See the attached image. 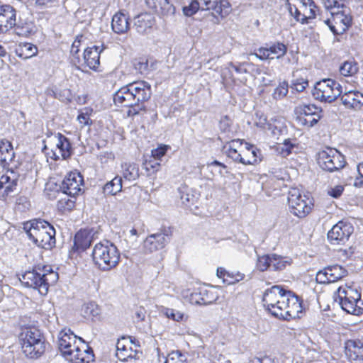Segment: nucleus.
Masks as SVG:
<instances>
[{
    "mask_svg": "<svg viewBox=\"0 0 363 363\" xmlns=\"http://www.w3.org/2000/svg\"><path fill=\"white\" fill-rule=\"evenodd\" d=\"M262 301L272 315L286 320L299 318L303 309L298 296L277 285L266 290Z\"/></svg>",
    "mask_w": 363,
    "mask_h": 363,
    "instance_id": "obj_1",
    "label": "nucleus"
},
{
    "mask_svg": "<svg viewBox=\"0 0 363 363\" xmlns=\"http://www.w3.org/2000/svg\"><path fill=\"white\" fill-rule=\"evenodd\" d=\"M151 86L147 82H134L121 87L113 96L116 105L128 107V116H134L145 110V102L150 99Z\"/></svg>",
    "mask_w": 363,
    "mask_h": 363,
    "instance_id": "obj_2",
    "label": "nucleus"
},
{
    "mask_svg": "<svg viewBox=\"0 0 363 363\" xmlns=\"http://www.w3.org/2000/svg\"><path fill=\"white\" fill-rule=\"evenodd\" d=\"M58 347L62 355L72 363H90L94 359L92 349L70 330L60 333Z\"/></svg>",
    "mask_w": 363,
    "mask_h": 363,
    "instance_id": "obj_3",
    "label": "nucleus"
},
{
    "mask_svg": "<svg viewBox=\"0 0 363 363\" xmlns=\"http://www.w3.org/2000/svg\"><path fill=\"white\" fill-rule=\"evenodd\" d=\"M28 238L38 247L50 250L55 246V230L44 220H33L23 223Z\"/></svg>",
    "mask_w": 363,
    "mask_h": 363,
    "instance_id": "obj_4",
    "label": "nucleus"
},
{
    "mask_svg": "<svg viewBox=\"0 0 363 363\" xmlns=\"http://www.w3.org/2000/svg\"><path fill=\"white\" fill-rule=\"evenodd\" d=\"M94 264L101 271L115 268L120 261V252L116 246L108 240L95 245L92 251Z\"/></svg>",
    "mask_w": 363,
    "mask_h": 363,
    "instance_id": "obj_5",
    "label": "nucleus"
},
{
    "mask_svg": "<svg viewBox=\"0 0 363 363\" xmlns=\"http://www.w3.org/2000/svg\"><path fill=\"white\" fill-rule=\"evenodd\" d=\"M23 353L30 358H38L45 350L43 335L36 328H26L19 335Z\"/></svg>",
    "mask_w": 363,
    "mask_h": 363,
    "instance_id": "obj_6",
    "label": "nucleus"
},
{
    "mask_svg": "<svg viewBox=\"0 0 363 363\" xmlns=\"http://www.w3.org/2000/svg\"><path fill=\"white\" fill-rule=\"evenodd\" d=\"M335 301L347 313L359 315L363 311V302L361 301V295L357 289L352 287L340 286L337 290V296Z\"/></svg>",
    "mask_w": 363,
    "mask_h": 363,
    "instance_id": "obj_7",
    "label": "nucleus"
},
{
    "mask_svg": "<svg viewBox=\"0 0 363 363\" xmlns=\"http://www.w3.org/2000/svg\"><path fill=\"white\" fill-rule=\"evenodd\" d=\"M188 5L183 7L184 14L191 16L199 10H213L223 16L228 12L229 3L226 0H187Z\"/></svg>",
    "mask_w": 363,
    "mask_h": 363,
    "instance_id": "obj_8",
    "label": "nucleus"
},
{
    "mask_svg": "<svg viewBox=\"0 0 363 363\" xmlns=\"http://www.w3.org/2000/svg\"><path fill=\"white\" fill-rule=\"evenodd\" d=\"M341 85L335 80L324 79L315 84L313 95L317 100L332 103L341 95Z\"/></svg>",
    "mask_w": 363,
    "mask_h": 363,
    "instance_id": "obj_9",
    "label": "nucleus"
},
{
    "mask_svg": "<svg viewBox=\"0 0 363 363\" xmlns=\"http://www.w3.org/2000/svg\"><path fill=\"white\" fill-rule=\"evenodd\" d=\"M291 212L298 218L306 217L311 211L313 203L309 196L302 194L296 188L291 189L288 194Z\"/></svg>",
    "mask_w": 363,
    "mask_h": 363,
    "instance_id": "obj_10",
    "label": "nucleus"
},
{
    "mask_svg": "<svg viewBox=\"0 0 363 363\" xmlns=\"http://www.w3.org/2000/svg\"><path fill=\"white\" fill-rule=\"evenodd\" d=\"M318 163L321 169L330 172L342 169L345 164V157L337 150L327 148L318 153Z\"/></svg>",
    "mask_w": 363,
    "mask_h": 363,
    "instance_id": "obj_11",
    "label": "nucleus"
},
{
    "mask_svg": "<svg viewBox=\"0 0 363 363\" xmlns=\"http://www.w3.org/2000/svg\"><path fill=\"white\" fill-rule=\"evenodd\" d=\"M172 232L162 228L157 233L149 235L143 242L144 254H151L163 249L170 241Z\"/></svg>",
    "mask_w": 363,
    "mask_h": 363,
    "instance_id": "obj_12",
    "label": "nucleus"
},
{
    "mask_svg": "<svg viewBox=\"0 0 363 363\" xmlns=\"http://www.w3.org/2000/svg\"><path fill=\"white\" fill-rule=\"evenodd\" d=\"M331 14L332 18L325 20V23L335 35L342 34L348 29L352 22L348 8L333 11Z\"/></svg>",
    "mask_w": 363,
    "mask_h": 363,
    "instance_id": "obj_13",
    "label": "nucleus"
},
{
    "mask_svg": "<svg viewBox=\"0 0 363 363\" xmlns=\"http://www.w3.org/2000/svg\"><path fill=\"white\" fill-rule=\"evenodd\" d=\"M320 109L313 104H303L296 107L298 123L307 128L314 126L320 119Z\"/></svg>",
    "mask_w": 363,
    "mask_h": 363,
    "instance_id": "obj_14",
    "label": "nucleus"
},
{
    "mask_svg": "<svg viewBox=\"0 0 363 363\" xmlns=\"http://www.w3.org/2000/svg\"><path fill=\"white\" fill-rule=\"evenodd\" d=\"M353 233L352 225L346 222L340 221L328 233V238L333 245H344Z\"/></svg>",
    "mask_w": 363,
    "mask_h": 363,
    "instance_id": "obj_15",
    "label": "nucleus"
},
{
    "mask_svg": "<svg viewBox=\"0 0 363 363\" xmlns=\"http://www.w3.org/2000/svg\"><path fill=\"white\" fill-rule=\"evenodd\" d=\"M83 178L79 173L70 172L62 182L60 189L65 195L75 198L82 191Z\"/></svg>",
    "mask_w": 363,
    "mask_h": 363,
    "instance_id": "obj_16",
    "label": "nucleus"
},
{
    "mask_svg": "<svg viewBox=\"0 0 363 363\" xmlns=\"http://www.w3.org/2000/svg\"><path fill=\"white\" fill-rule=\"evenodd\" d=\"M52 140L55 144V148L52 150L50 157L55 160H65L71 155V145L69 140L62 134H55Z\"/></svg>",
    "mask_w": 363,
    "mask_h": 363,
    "instance_id": "obj_17",
    "label": "nucleus"
},
{
    "mask_svg": "<svg viewBox=\"0 0 363 363\" xmlns=\"http://www.w3.org/2000/svg\"><path fill=\"white\" fill-rule=\"evenodd\" d=\"M42 269L34 267L32 270L26 271L19 276L18 279L22 285L38 290L41 294V285H43Z\"/></svg>",
    "mask_w": 363,
    "mask_h": 363,
    "instance_id": "obj_18",
    "label": "nucleus"
},
{
    "mask_svg": "<svg viewBox=\"0 0 363 363\" xmlns=\"http://www.w3.org/2000/svg\"><path fill=\"white\" fill-rule=\"evenodd\" d=\"M308 2L306 0H286L285 6L291 16H293L296 21L301 24L308 23L306 17V12L301 11V9L307 10Z\"/></svg>",
    "mask_w": 363,
    "mask_h": 363,
    "instance_id": "obj_19",
    "label": "nucleus"
},
{
    "mask_svg": "<svg viewBox=\"0 0 363 363\" xmlns=\"http://www.w3.org/2000/svg\"><path fill=\"white\" fill-rule=\"evenodd\" d=\"M345 353L351 362L363 361V341L358 339L347 340L345 342Z\"/></svg>",
    "mask_w": 363,
    "mask_h": 363,
    "instance_id": "obj_20",
    "label": "nucleus"
},
{
    "mask_svg": "<svg viewBox=\"0 0 363 363\" xmlns=\"http://www.w3.org/2000/svg\"><path fill=\"white\" fill-rule=\"evenodd\" d=\"M16 25V11L10 5L0 6V33L9 31Z\"/></svg>",
    "mask_w": 363,
    "mask_h": 363,
    "instance_id": "obj_21",
    "label": "nucleus"
},
{
    "mask_svg": "<svg viewBox=\"0 0 363 363\" xmlns=\"http://www.w3.org/2000/svg\"><path fill=\"white\" fill-rule=\"evenodd\" d=\"M147 6L162 16L174 14L175 7L169 0H145Z\"/></svg>",
    "mask_w": 363,
    "mask_h": 363,
    "instance_id": "obj_22",
    "label": "nucleus"
},
{
    "mask_svg": "<svg viewBox=\"0 0 363 363\" xmlns=\"http://www.w3.org/2000/svg\"><path fill=\"white\" fill-rule=\"evenodd\" d=\"M218 299L212 290L206 289H199L198 291L191 294L190 301L191 303L197 305H209L214 303Z\"/></svg>",
    "mask_w": 363,
    "mask_h": 363,
    "instance_id": "obj_23",
    "label": "nucleus"
},
{
    "mask_svg": "<svg viewBox=\"0 0 363 363\" xmlns=\"http://www.w3.org/2000/svg\"><path fill=\"white\" fill-rule=\"evenodd\" d=\"M104 47L94 45L88 48L84 52V62L90 69L96 70L100 64V54L104 50Z\"/></svg>",
    "mask_w": 363,
    "mask_h": 363,
    "instance_id": "obj_24",
    "label": "nucleus"
},
{
    "mask_svg": "<svg viewBox=\"0 0 363 363\" xmlns=\"http://www.w3.org/2000/svg\"><path fill=\"white\" fill-rule=\"evenodd\" d=\"M343 105L354 110H360L363 107V94L358 91L350 90L341 96Z\"/></svg>",
    "mask_w": 363,
    "mask_h": 363,
    "instance_id": "obj_25",
    "label": "nucleus"
},
{
    "mask_svg": "<svg viewBox=\"0 0 363 363\" xmlns=\"http://www.w3.org/2000/svg\"><path fill=\"white\" fill-rule=\"evenodd\" d=\"M96 231L94 229H83L77 233L74 237V245L77 249H87L95 239Z\"/></svg>",
    "mask_w": 363,
    "mask_h": 363,
    "instance_id": "obj_26",
    "label": "nucleus"
},
{
    "mask_svg": "<svg viewBox=\"0 0 363 363\" xmlns=\"http://www.w3.org/2000/svg\"><path fill=\"white\" fill-rule=\"evenodd\" d=\"M132 337H122L116 344V356L121 361H127L128 358L133 357V351L129 345L133 343Z\"/></svg>",
    "mask_w": 363,
    "mask_h": 363,
    "instance_id": "obj_27",
    "label": "nucleus"
},
{
    "mask_svg": "<svg viewBox=\"0 0 363 363\" xmlns=\"http://www.w3.org/2000/svg\"><path fill=\"white\" fill-rule=\"evenodd\" d=\"M155 23V18L150 13L138 15L135 18L134 26L138 33L144 34L150 30Z\"/></svg>",
    "mask_w": 363,
    "mask_h": 363,
    "instance_id": "obj_28",
    "label": "nucleus"
},
{
    "mask_svg": "<svg viewBox=\"0 0 363 363\" xmlns=\"http://www.w3.org/2000/svg\"><path fill=\"white\" fill-rule=\"evenodd\" d=\"M43 285H41V294L45 295L49 286L54 285L58 279V274L54 272L50 266H43L42 268Z\"/></svg>",
    "mask_w": 363,
    "mask_h": 363,
    "instance_id": "obj_29",
    "label": "nucleus"
},
{
    "mask_svg": "<svg viewBox=\"0 0 363 363\" xmlns=\"http://www.w3.org/2000/svg\"><path fill=\"white\" fill-rule=\"evenodd\" d=\"M242 140H233L228 144V148L226 154L228 157L231 158L233 161L244 164V157L242 155Z\"/></svg>",
    "mask_w": 363,
    "mask_h": 363,
    "instance_id": "obj_30",
    "label": "nucleus"
},
{
    "mask_svg": "<svg viewBox=\"0 0 363 363\" xmlns=\"http://www.w3.org/2000/svg\"><path fill=\"white\" fill-rule=\"evenodd\" d=\"M129 21L127 16L122 13H116L112 18L111 27L118 34L126 33L129 29Z\"/></svg>",
    "mask_w": 363,
    "mask_h": 363,
    "instance_id": "obj_31",
    "label": "nucleus"
},
{
    "mask_svg": "<svg viewBox=\"0 0 363 363\" xmlns=\"http://www.w3.org/2000/svg\"><path fill=\"white\" fill-rule=\"evenodd\" d=\"M245 147H242L244 164H255L260 161L261 153L259 150L247 143H245Z\"/></svg>",
    "mask_w": 363,
    "mask_h": 363,
    "instance_id": "obj_32",
    "label": "nucleus"
},
{
    "mask_svg": "<svg viewBox=\"0 0 363 363\" xmlns=\"http://www.w3.org/2000/svg\"><path fill=\"white\" fill-rule=\"evenodd\" d=\"M15 157L11 143L6 140H0V160L4 166L9 164Z\"/></svg>",
    "mask_w": 363,
    "mask_h": 363,
    "instance_id": "obj_33",
    "label": "nucleus"
},
{
    "mask_svg": "<svg viewBox=\"0 0 363 363\" xmlns=\"http://www.w3.org/2000/svg\"><path fill=\"white\" fill-rule=\"evenodd\" d=\"M18 177L13 171H8L0 178V189H4L6 194L12 192L17 184Z\"/></svg>",
    "mask_w": 363,
    "mask_h": 363,
    "instance_id": "obj_34",
    "label": "nucleus"
},
{
    "mask_svg": "<svg viewBox=\"0 0 363 363\" xmlns=\"http://www.w3.org/2000/svg\"><path fill=\"white\" fill-rule=\"evenodd\" d=\"M325 274H328L330 282H335L347 275V270L340 265H333L325 267Z\"/></svg>",
    "mask_w": 363,
    "mask_h": 363,
    "instance_id": "obj_35",
    "label": "nucleus"
},
{
    "mask_svg": "<svg viewBox=\"0 0 363 363\" xmlns=\"http://www.w3.org/2000/svg\"><path fill=\"white\" fill-rule=\"evenodd\" d=\"M123 176L128 181L136 180L139 176V167L135 163H124L122 164Z\"/></svg>",
    "mask_w": 363,
    "mask_h": 363,
    "instance_id": "obj_36",
    "label": "nucleus"
},
{
    "mask_svg": "<svg viewBox=\"0 0 363 363\" xmlns=\"http://www.w3.org/2000/svg\"><path fill=\"white\" fill-rule=\"evenodd\" d=\"M38 48L31 43H25L21 44L16 50L17 55L23 59H28L37 55Z\"/></svg>",
    "mask_w": 363,
    "mask_h": 363,
    "instance_id": "obj_37",
    "label": "nucleus"
},
{
    "mask_svg": "<svg viewBox=\"0 0 363 363\" xmlns=\"http://www.w3.org/2000/svg\"><path fill=\"white\" fill-rule=\"evenodd\" d=\"M122 190V178L116 177L108 182L104 187V191L106 194L115 195Z\"/></svg>",
    "mask_w": 363,
    "mask_h": 363,
    "instance_id": "obj_38",
    "label": "nucleus"
},
{
    "mask_svg": "<svg viewBox=\"0 0 363 363\" xmlns=\"http://www.w3.org/2000/svg\"><path fill=\"white\" fill-rule=\"evenodd\" d=\"M255 124L263 130H270L273 135H277L279 132V129L267 121V118L263 114L256 113Z\"/></svg>",
    "mask_w": 363,
    "mask_h": 363,
    "instance_id": "obj_39",
    "label": "nucleus"
},
{
    "mask_svg": "<svg viewBox=\"0 0 363 363\" xmlns=\"http://www.w3.org/2000/svg\"><path fill=\"white\" fill-rule=\"evenodd\" d=\"M293 77L291 88L298 92L303 91L308 86V79L300 75L298 71L294 72Z\"/></svg>",
    "mask_w": 363,
    "mask_h": 363,
    "instance_id": "obj_40",
    "label": "nucleus"
},
{
    "mask_svg": "<svg viewBox=\"0 0 363 363\" xmlns=\"http://www.w3.org/2000/svg\"><path fill=\"white\" fill-rule=\"evenodd\" d=\"M339 71L344 77L353 76L358 72V66L354 61H346L340 67Z\"/></svg>",
    "mask_w": 363,
    "mask_h": 363,
    "instance_id": "obj_41",
    "label": "nucleus"
},
{
    "mask_svg": "<svg viewBox=\"0 0 363 363\" xmlns=\"http://www.w3.org/2000/svg\"><path fill=\"white\" fill-rule=\"evenodd\" d=\"M82 38H83L82 35L77 36L76 38V39L74 40V41L73 42L72 47H71V50H70V53L72 55L71 60H72V62L76 66L81 64V59L78 54L79 52V47L81 45V42H82Z\"/></svg>",
    "mask_w": 363,
    "mask_h": 363,
    "instance_id": "obj_42",
    "label": "nucleus"
},
{
    "mask_svg": "<svg viewBox=\"0 0 363 363\" xmlns=\"http://www.w3.org/2000/svg\"><path fill=\"white\" fill-rule=\"evenodd\" d=\"M269 48V54L275 55L277 59L284 57L287 52V46L282 43L277 42L272 45Z\"/></svg>",
    "mask_w": 363,
    "mask_h": 363,
    "instance_id": "obj_43",
    "label": "nucleus"
},
{
    "mask_svg": "<svg viewBox=\"0 0 363 363\" xmlns=\"http://www.w3.org/2000/svg\"><path fill=\"white\" fill-rule=\"evenodd\" d=\"M164 363H188V362L185 354L180 350H174L168 354Z\"/></svg>",
    "mask_w": 363,
    "mask_h": 363,
    "instance_id": "obj_44",
    "label": "nucleus"
},
{
    "mask_svg": "<svg viewBox=\"0 0 363 363\" xmlns=\"http://www.w3.org/2000/svg\"><path fill=\"white\" fill-rule=\"evenodd\" d=\"M69 195H65V197L60 198L57 201V208L61 211H71L75 204V198L70 197Z\"/></svg>",
    "mask_w": 363,
    "mask_h": 363,
    "instance_id": "obj_45",
    "label": "nucleus"
},
{
    "mask_svg": "<svg viewBox=\"0 0 363 363\" xmlns=\"http://www.w3.org/2000/svg\"><path fill=\"white\" fill-rule=\"evenodd\" d=\"M271 267L274 270H282L287 265L290 264V262L282 257L278 256L277 255H271Z\"/></svg>",
    "mask_w": 363,
    "mask_h": 363,
    "instance_id": "obj_46",
    "label": "nucleus"
},
{
    "mask_svg": "<svg viewBox=\"0 0 363 363\" xmlns=\"http://www.w3.org/2000/svg\"><path fill=\"white\" fill-rule=\"evenodd\" d=\"M289 86L287 82H283L274 89L273 92V98L277 100L284 99L288 93Z\"/></svg>",
    "mask_w": 363,
    "mask_h": 363,
    "instance_id": "obj_47",
    "label": "nucleus"
},
{
    "mask_svg": "<svg viewBox=\"0 0 363 363\" xmlns=\"http://www.w3.org/2000/svg\"><path fill=\"white\" fill-rule=\"evenodd\" d=\"M323 4L326 9H344L346 8L345 0H323Z\"/></svg>",
    "mask_w": 363,
    "mask_h": 363,
    "instance_id": "obj_48",
    "label": "nucleus"
},
{
    "mask_svg": "<svg viewBox=\"0 0 363 363\" xmlns=\"http://www.w3.org/2000/svg\"><path fill=\"white\" fill-rule=\"evenodd\" d=\"M84 313L88 317H96L100 314V308L94 302H89L84 305Z\"/></svg>",
    "mask_w": 363,
    "mask_h": 363,
    "instance_id": "obj_49",
    "label": "nucleus"
},
{
    "mask_svg": "<svg viewBox=\"0 0 363 363\" xmlns=\"http://www.w3.org/2000/svg\"><path fill=\"white\" fill-rule=\"evenodd\" d=\"M160 167V162L153 158L149 160H145L143 162V168L149 174H154L157 172Z\"/></svg>",
    "mask_w": 363,
    "mask_h": 363,
    "instance_id": "obj_50",
    "label": "nucleus"
},
{
    "mask_svg": "<svg viewBox=\"0 0 363 363\" xmlns=\"http://www.w3.org/2000/svg\"><path fill=\"white\" fill-rule=\"evenodd\" d=\"M271 255H265L257 259V267L259 271L264 272L271 267Z\"/></svg>",
    "mask_w": 363,
    "mask_h": 363,
    "instance_id": "obj_51",
    "label": "nucleus"
},
{
    "mask_svg": "<svg viewBox=\"0 0 363 363\" xmlns=\"http://www.w3.org/2000/svg\"><path fill=\"white\" fill-rule=\"evenodd\" d=\"M162 313L170 319L175 321H181L184 318V313L181 311L173 308H165L162 310Z\"/></svg>",
    "mask_w": 363,
    "mask_h": 363,
    "instance_id": "obj_52",
    "label": "nucleus"
},
{
    "mask_svg": "<svg viewBox=\"0 0 363 363\" xmlns=\"http://www.w3.org/2000/svg\"><path fill=\"white\" fill-rule=\"evenodd\" d=\"M295 147L289 140H285L282 144L278 147V150L283 157L288 156L291 152V149Z\"/></svg>",
    "mask_w": 363,
    "mask_h": 363,
    "instance_id": "obj_53",
    "label": "nucleus"
},
{
    "mask_svg": "<svg viewBox=\"0 0 363 363\" xmlns=\"http://www.w3.org/2000/svg\"><path fill=\"white\" fill-rule=\"evenodd\" d=\"M252 55H255L257 58L261 60H265L268 59H274V57H271L269 54V50L268 48H259L257 49V52L252 53Z\"/></svg>",
    "mask_w": 363,
    "mask_h": 363,
    "instance_id": "obj_54",
    "label": "nucleus"
},
{
    "mask_svg": "<svg viewBox=\"0 0 363 363\" xmlns=\"http://www.w3.org/2000/svg\"><path fill=\"white\" fill-rule=\"evenodd\" d=\"M168 149V145H162L152 150V157L157 161L160 160L161 158L166 154Z\"/></svg>",
    "mask_w": 363,
    "mask_h": 363,
    "instance_id": "obj_55",
    "label": "nucleus"
},
{
    "mask_svg": "<svg viewBox=\"0 0 363 363\" xmlns=\"http://www.w3.org/2000/svg\"><path fill=\"white\" fill-rule=\"evenodd\" d=\"M181 200L183 204L191 206L194 203L196 197L189 192H182L181 194Z\"/></svg>",
    "mask_w": 363,
    "mask_h": 363,
    "instance_id": "obj_56",
    "label": "nucleus"
},
{
    "mask_svg": "<svg viewBox=\"0 0 363 363\" xmlns=\"http://www.w3.org/2000/svg\"><path fill=\"white\" fill-rule=\"evenodd\" d=\"M344 190V187L342 185H337L333 187H330L328 189V194L333 198H339Z\"/></svg>",
    "mask_w": 363,
    "mask_h": 363,
    "instance_id": "obj_57",
    "label": "nucleus"
},
{
    "mask_svg": "<svg viewBox=\"0 0 363 363\" xmlns=\"http://www.w3.org/2000/svg\"><path fill=\"white\" fill-rule=\"evenodd\" d=\"M309 9H308L307 13H306V21L308 23L309 19H313L315 17V9L316 6L315 3L311 0H307Z\"/></svg>",
    "mask_w": 363,
    "mask_h": 363,
    "instance_id": "obj_58",
    "label": "nucleus"
},
{
    "mask_svg": "<svg viewBox=\"0 0 363 363\" xmlns=\"http://www.w3.org/2000/svg\"><path fill=\"white\" fill-rule=\"evenodd\" d=\"M357 172L360 177L355 179L354 186L356 187H363V163L357 165Z\"/></svg>",
    "mask_w": 363,
    "mask_h": 363,
    "instance_id": "obj_59",
    "label": "nucleus"
},
{
    "mask_svg": "<svg viewBox=\"0 0 363 363\" xmlns=\"http://www.w3.org/2000/svg\"><path fill=\"white\" fill-rule=\"evenodd\" d=\"M328 274H325V268L323 270L319 271L316 274V281L320 284L330 283L328 277Z\"/></svg>",
    "mask_w": 363,
    "mask_h": 363,
    "instance_id": "obj_60",
    "label": "nucleus"
},
{
    "mask_svg": "<svg viewBox=\"0 0 363 363\" xmlns=\"http://www.w3.org/2000/svg\"><path fill=\"white\" fill-rule=\"evenodd\" d=\"M58 3V0H37L36 4L39 6L45 7H51L55 6Z\"/></svg>",
    "mask_w": 363,
    "mask_h": 363,
    "instance_id": "obj_61",
    "label": "nucleus"
},
{
    "mask_svg": "<svg viewBox=\"0 0 363 363\" xmlns=\"http://www.w3.org/2000/svg\"><path fill=\"white\" fill-rule=\"evenodd\" d=\"M135 69H138L140 73H143L147 69V62H138L135 65Z\"/></svg>",
    "mask_w": 363,
    "mask_h": 363,
    "instance_id": "obj_62",
    "label": "nucleus"
},
{
    "mask_svg": "<svg viewBox=\"0 0 363 363\" xmlns=\"http://www.w3.org/2000/svg\"><path fill=\"white\" fill-rule=\"evenodd\" d=\"M78 121L82 125H86L88 123L89 117L86 114L81 113L77 117Z\"/></svg>",
    "mask_w": 363,
    "mask_h": 363,
    "instance_id": "obj_63",
    "label": "nucleus"
},
{
    "mask_svg": "<svg viewBox=\"0 0 363 363\" xmlns=\"http://www.w3.org/2000/svg\"><path fill=\"white\" fill-rule=\"evenodd\" d=\"M136 315L138 316V318L139 320H144V318H145V313L143 311V309H140L138 311H137Z\"/></svg>",
    "mask_w": 363,
    "mask_h": 363,
    "instance_id": "obj_64",
    "label": "nucleus"
}]
</instances>
